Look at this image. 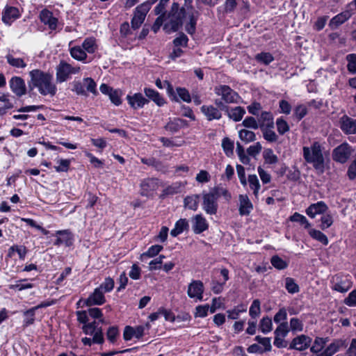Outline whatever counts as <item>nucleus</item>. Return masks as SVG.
<instances>
[{
  "label": "nucleus",
  "mask_w": 356,
  "mask_h": 356,
  "mask_svg": "<svg viewBox=\"0 0 356 356\" xmlns=\"http://www.w3.org/2000/svg\"><path fill=\"white\" fill-rule=\"evenodd\" d=\"M327 342V338H321L316 337L314 341L313 345L312 346L310 350L313 353L316 354V356H318L322 353L323 348H324L325 344Z\"/></svg>",
  "instance_id": "obj_31"
},
{
  "label": "nucleus",
  "mask_w": 356,
  "mask_h": 356,
  "mask_svg": "<svg viewBox=\"0 0 356 356\" xmlns=\"http://www.w3.org/2000/svg\"><path fill=\"white\" fill-rule=\"evenodd\" d=\"M200 110L209 121L220 120L222 118L220 109L217 106L203 105Z\"/></svg>",
  "instance_id": "obj_19"
},
{
  "label": "nucleus",
  "mask_w": 356,
  "mask_h": 356,
  "mask_svg": "<svg viewBox=\"0 0 356 356\" xmlns=\"http://www.w3.org/2000/svg\"><path fill=\"white\" fill-rule=\"evenodd\" d=\"M321 224L320 225V227L322 229H325L328 227H330L332 223H333V218L332 215L328 213H324L323 216L321 218Z\"/></svg>",
  "instance_id": "obj_63"
},
{
  "label": "nucleus",
  "mask_w": 356,
  "mask_h": 356,
  "mask_svg": "<svg viewBox=\"0 0 356 356\" xmlns=\"http://www.w3.org/2000/svg\"><path fill=\"white\" fill-rule=\"evenodd\" d=\"M29 75L31 76L29 88L31 90L37 88L39 92L42 95H50L54 96L56 95L57 89L56 85L53 83L51 74L40 70H33L29 72Z\"/></svg>",
  "instance_id": "obj_2"
},
{
  "label": "nucleus",
  "mask_w": 356,
  "mask_h": 356,
  "mask_svg": "<svg viewBox=\"0 0 356 356\" xmlns=\"http://www.w3.org/2000/svg\"><path fill=\"white\" fill-rule=\"evenodd\" d=\"M285 288L289 293L292 294L298 293L300 291V288L296 283L294 279L289 277L285 279Z\"/></svg>",
  "instance_id": "obj_47"
},
{
  "label": "nucleus",
  "mask_w": 356,
  "mask_h": 356,
  "mask_svg": "<svg viewBox=\"0 0 356 356\" xmlns=\"http://www.w3.org/2000/svg\"><path fill=\"white\" fill-rule=\"evenodd\" d=\"M150 8L151 3L149 1L141 3L136 8L131 22V27L134 29H137L141 26Z\"/></svg>",
  "instance_id": "obj_6"
},
{
  "label": "nucleus",
  "mask_w": 356,
  "mask_h": 356,
  "mask_svg": "<svg viewBox=\"0 0 356 356\" xmlns=\"http://www.w3.org/2000/svg\"><path fill=\"white\" fill-rule=\"evenodd\" d=\"M302 152L303 157L307 163L312 164L314 168L320 172H324L325 158L319 142H314L311 147H303Z\"/></svg>",
  "instance_id": "obj_3"
},
{
  "label": "nucleus",
  "mask_w": 356,
  "mask_h": 356,
  "mask_svg": "<svg viewBox=\"0 0 356 356\" xmlns=\"http://www.w3.org/2000/svg\"><path fill=\"white\" fill-rule=\"evenodd\" d=\"M159 188V179L156 178H147L140 183L141 195L148 196L152 192Z\"/></svg>",
  "instance_id": "obj_14"
},
{
  "label": "nucleus",
  "mask_w": 356,
  "mask_h": 356,
  "mask_svg": "<svg viewBox=\"0 0 356 356\" xmlns=\"http://www.w3.org/2000/svg\"><path fill=\"white\" fill-rule=\"evenodd\" d=\"M141 162L147 165L154 167L156 170L159 171L165 170V168L163 163L159 160H156L155 158H143L141 159Z\"/></svg>",
  "instance_id": "obj_36"
},
{
  "label": "nucleus",
  "mask_w": 356,
  "mask_h": 356,
  "mask_svg": "<svg viewBox=\"0 0 356 356\" xmlns=\"http://www.w3.org/2000/svg\"><path fill=\"white\" fill-rule=\"evenodd\" d=\"M15 252H17L20 259H24L26 254V248L24 246L13 245L9 248L8 256L12 257Z\"/></svg>",
  "instance_id": "obj_52"
},
{
  "label": "nucleus",
  "mask_w": 356,
  "mask_h": 356,
  "mask_svg": "<svg viewBox=\"0 0 356 356\" xmlns=\"http://www.w3.org/2000/svg\"><path fill=\"white\" fill-rule=\"evenodd\" d=\"M352 153L350 146L348 143H342L333 150L332 158L336 162L346 163Z\"/></svg>",
  "instance_id": "obj_10"
},
{
  "label": "nucleus",
  "mask_w": 356,
  "mask_h": 356,
  "mask_svg": "<svg viewBox=\"0 0 356 356\" xmlns=\"http://www.w3.org/2000/svg\"><path fill=\"white\" fill-rule=\"evenodd\" d=\"M274 124H273L272 127H268L264 126V124L261 125V131L263 134L264 138L269 143H275L277 140L278 136L276 133L273 131Z\"/></svg>",
  "instance_id": "obj_26"
},
{
  "label": "nucleus",
  "mask_w": 356,
  "mask_h": 356,
  "mask_svg": "<svg viewBox=\"0 0 356 356\" xmlns=\"http://www.w3.org/2000/svg\"><path fill=\"white\" fill-rule=\"evenodd\" d=\"M183 186L180 182H175L168 186L163 191L162 195H172L181 192Z\"/></svg>",
  "instance_id": "obj_39"
},
{
  "label": "nucleus",
  "mask_w": 356,
  "mask_h": 356,
  "mask_svg": "<svg viewBox=\"0 0 356 356\" xmlns=\"http://www.w3.org/2000/svg\"><path fill=\"white\" fill-rule=\"evenodd\" d=\"M127 100L129 104L134 109L143 108L146 104L148 103V100L140 92L135 93L133 95H128L127 96Z\"/></svg>",
  "instance_id": "obj_21"
},
{
  "label": "nucleus",
  "mask_w": 356,
  "mask_h": 356,
  "mask_svg": "<svg viewBox=\"0 0 356 356\" xmlns=\"http://www.w3.org/2000/svg\"><path fill=\"white\" fill-rule=\"evenodd\" d=\"M248 182L250 187L252 190H253V193L256 197H257L259 194V191L260 188V184L259 179L255 175H250L248 176Z\"/></svg>",
  "instance_id": "obj_45"
},
{
  "label": "nucleus",
  "mask_w": 356,
  "mask_h": 356,
  "mask_svg": "<svg viewBox=\"0 0 356 356\" xmlns=\"http://www.w3.org/2000/svg\"><path fill=\"white\" fill-rule=\"evenodd\" d=\"M106 301L104 291L98 288H96L93 293L85 300V304L87 306L92 305H101Z\"/></svg>",
  "instance_id": "obj_17"
},
{
  "label": "nucleus",
  "mask_w": 356,
  "mask_h": 356,
  "mask_svg": "<svg viewBox=\"0 0 356 356\" xmlns=\"http://www.w3.org/2000/svg\"><path fill=\"white\" fill-rule=\"evenodd\" d=\"M309 234L312 238L321 242L323 245H326L328 244L327 237L321 231L314 229H310L309 230Z\"/></svg>",
  "instance_id": "obj_38"
},
{
  "label": "nucleus",
  "mask_w": 356,
  "mask_h": 356,
  "mask_svg": "<svg viewBox=\"0 0 356 356\" xmlns=\"http://www.w3.org/2000/svg\"><path fill=\"white\" fill-rule=\"evenodd\" d=\"M73 88L72 89V91L75 92L78 95H83L87 96L88 94L85 90V86L83 84V81H74L72 83Z\"/></svg>",
  "instance_id": "obj_61"
},
{
  "label": "nucleus",
  "mask_w": 356,
  "mask_h": 356,
  "mask_svg": "<svg viewBox=\"0 0 356 356\" xmlns=\"http://www.w3.org/2000/svg\"><path fill=\"white\" fill-rule=\"evenodd\" d=\"M312 339L305 334H301L295 337L290 343L289 348L297 350H304L311 344Z\"/></svg>",
  "instance_id": "obj_13"
},
{
  "label": "nucleus",
  "mask_w": 356,
  "mask_h": 356,
  "mask_svg": "<svg viewBox=\"0 0 356 356\" xmlns=\"http://www.w3.org/2000/svg\"><path fill=\"white\" fill-rule=\"evenodd\" d=\"M214 92L217 96L221 97V100L224 104H237L241 99L238 94L227 85H218L214 87Z\"/></svg>",
  "instance_id": "obj_5"
},
{
  "label": "nucleus",
  "mask_w": 356,
  "mask_h": 356,
  "mask_svg": "<svg viewBox=\"0 0 356 356\" xmlns=\"http://www.w3.org/2000/svg\"><path fill=\"white\" fill-rule=\"evenodd\" d=\"M348 13H341L334 17L330 22L329 26L332 29H336L344 23L349 18Z\"/></svg>",
  "instance_id": "obj_32"
},
{
  "label": "nucleus",
  "mask_w": 356,
  "mask_h": 356,
  "mask_svg": "<svg viewBox=\"0 0 356 356\" xmlns=\"http://www.w3.org/2000/svg\"><path fill=\"white\" fill-rule=\"evenodd\" d=\"M71 56L76 60L83 61L87 58L86 51L80 46H75L70 49Z\"/></svg>",
  "instance_id": "obj_33"
},
{
  "label": "nucleus",
  "mask_w": 356,
  "mask_h": 356,
  "mask_svg": "<svg viewBox=\"0 0 356 356\" xmlns=\"http://www.w3.org/2000/svg\"><path fill=\"white\" fill-rule=\"evenodd\" d=\"M289 332L286 322L280 323L275 330V337H285Z\"/></svg>",
  "instance_id": "obj_57"
},
{
  "label": "nucleus",
  "mask_w": 356,
  "mask_h": 356,
  "mask_svg": "<svg viewBox=\"0 0 356 356\" xmlns=\"http://www.w3.org/2000/svg\"><path fill=\"white\" fill-rule=\"evenodd\" d=\"M238 136L241 140L243 142L248 143L250 142H253L256 140L255 134L248 129H241L238 131Z\"/></svg>",
  "instance_id": "obj_40"
},
{
  "label": "nucleus",
  "mask_w": 356,
  "mask_h": 356,
  "mask_svg": "<svg viewBox=\"0 0 356 356\" xmlns=\"http://www.w3.org/2000/svg\"><path fill=\"white\" fill-rule=\"evenodd\" d=\"M255 60L259 63L267 65L274 60V57L268 52H261L255 56Z\"/></svg>",
  "instance_id": "obj_44"
},
{
  "label": "nucleus",
  "mask_w": 356,
  "mask_h": 356,
  "mask_svg": "<svg viewBox=\"0 0 356 356\" xmlns=\"http://www.w3.org/2000/svg\"><path fill=\"white\" fill-rule=\"evenodd\" d=\"M214 103L221 111H225L229 118L234 122L241 121L245 114V110L241 106H236L230 108L227 105L224 104L221 100H219V99H216Z\"/></svg>",
  "instance_id": "obj_8"
},
{
  "label": "nucleus",
  "mask_w": 356,
  "mask_h": 356,
  "mask_svg": "<svg viewBox=\"0 0 356 356\" xmlns=\"http://www.w3.org/2000/svg\"><path fill=\"white\" fill-rule=\"evenodd\" d=\"M276 126L277 131L280 135H284L285 133L289 131V126L288 123L282 118L277 119Z\"/></svg>",
  "instance_id": "obj_53"
},
{
  "label": "nucleus",
  "mask_w": 356,
  "mask_h": 356,
  "mask_svg": "<svg viewBox=\"0 0 356 356\" xmlns=\"http://www.w3.org/2000/svg\"><path fill=\"white\" fill-rule=\"evenodd\" d=\"M145 95L154 102L158 106H161L165 104L164 99L160 95V94L151 88H145Z\"/></svg>",
  "instance_id": "obj_30"
},
{
  "label": "nucleus",
  "mask_w": 356,
  "mask_h": 356,
  "mask_svg": "<svg viewBox=\"0 0 356 356\" xmlns=\"http://www.w3.org/2000/svg\"><path fill=\"white\" fill-rule=\"evenodd\" d=\"M204 287L202 281L193 280L189 284L187 294L191 298H197L202 300L203 298Z\"/></svg>",
  "instance_id": "obj_11"
},
{
  "label": "nucleus",
  "mask_w": 356,
  "mask_h": 356,
  "mask_svg": "<svg viewBox=\"0 0 356 356\" xmlns=\"http://www.w3.org/2000/svg\"><path fill=\"white\" fill-rule=\"evenodd\" d=\"M56 234L63 236V238L58 237L54 242V245L59 246L63 243H65L67 246H70L72 243V238L70 232L68 230H60L57 231Z\"/></svg>",
  "instance_id": "obj_29"
},
{
  "label": "nucleus",
  "mask_w": 356,
  "mask_h": 356,
  "mask_svg": "<svg viewBox=\"0 0 356 356\" xmlns=\"http://www.w3.org/2000/svg\"><path fill=\"white\" fill-rule=\"evenodd\" d=\"M239 200V214L241 216H248L253 209V205L247 195H240Z\"/></svg>",
  "instance_id": "obj_22"
},
{
  "label": "nucleus",
  "mask_w": 356,
  "mask_h": 356,
  "mask_svg": "<svg viewBox=\"0 0 356 356\" xmlns=\"http://www.w3.org/2000/svg\"><path fill=\"white\" fill-rule=\"evenodd\" d=\"M259 329L264 334L270 332L273 329L272 320L270 317H264L259 323Z\"/></svg>",
  "instance_id": "obj_42"
},
{
  "label": "nucleus",
  "mask_w": 356,
  "mask_h": 356,
  "mask_svg": "<svg viewBox=\"0 0 356 356\" xmlns=\"http://www.w3.org/2000/svg\"><path fill=\"white\" fill-rule=\"evenodd\" d=\"M199 197L198 195L186 196L184 200V207L191 210L196 211L198 207Z\"/></svg>",
  "instance_id": "obj_34"
},
{
  "label": "nucleus",
  "mask_w": 356,
  "mask_h": 356,
  "mask_svg": "<svg viewBox=\"0 0 356 356\" xmlns=\"http://www.w3.org/2000/svg\"><path fill=\"white\" fill-rule=\"evenodd\" d=\"M119 336V330L117 326L109 327L106 332L107 339L111 343H115L117 337Z\"/></svg>",
  "instance_id": "obj_51"
},
{
  "label": "nucleus",
  "mask_w": 356,
  "mask_h": 356,
  "mask_svg": "<svg viewBox=\"0 0 356 356\" xmlns=\"http://www.w3.org/2000/svg\"><path fill=\"white\" fill-rule=\"evenodd\" d=\"M83 49L89 54L94 53L97 49L95 40L92 38H86L82 43Z\"/></svg>",
  "instance_id": "obj_43"
},
{
  "label": "nucleus",
  "mask_w": 356,
  "mask_h": 356,
  "mask_svg": "<svg viewBox=\"0 0 356 356\" xmlns=\"http://www.w3.org/2000/svg\"><path fill=\"white\" fill-rule=\"evenodd\" d=\"M212 193L218 199L220 196H223L226 200H229L231 198V195L229 191L222 187V186H216L210 190Z\"/></svg>",
  "instance_id": "obj_48"
},
{
  "label": "nucleus",
  "mask_w": 356,
  "mask_h": 356,
  "mask_svg": "<svg viewBox=\"0 0 356 356\" xmlns=\"http://www.w3.org/2000/svg\"><path fill=\"white\" fill-rule=\"evenodd\" d=\"M12 91L17 96L22 97L26 94V88L24 81L19 76L13 77L9 81Z\"/></svg>",
  "instance_id": "obj_15"
},
{
  "label": "nucleus",
  "mask_w": 356,
  "mask_h": 356,
  "mask_svg": "<svg viewBox=\"0 0 356 356\" xmlns=\"http://www.w3.org/2000/svg\"><path fill=\"white\" fill-rule=\"evenodd\" d=\"M8 63L15 67L24 68L26 66V63L22 58H14L13 56L8 54L6 56Z\"/></svg>",
  "instance_id": "obj_50"
},
{
  "label": "nucleus",
  "mask_w": 356,
  "mask_h": 356,
  "mask_svg": "<svg viewBox=\"0 0 356 356\" xmlns=\"http://www.w3.org/2000/svg\"><path fill=\"white\" fill-rule=\"evenodd\" d=\"M209 227L206 219L201 215L197 214L193 218V230L195 234H201Z\"/></svg>",
  "instance_id": "obj_24"
},
{
  "label": "nucleus",
  "mask_w": 356,
  "mask_h": 356,
  "mask_svg": "<svg viewBox=\"0 0 356 356\" xmlns=\"http://www.w3.org/2000/svg\"><path fill=\"white\" fill-rule=\"evenodd\" d=\"M79 67H72L70 64L60 61L56 68V80L59 83L67 81L71 74L79 73Z\"/></svg>",
  "instance_id": "obj_7"
},
{
  "label": "nucleus",
  "mask_w": 356,
  "mask_h": 356,
  "mask_svg": "<svg viewBox=\"0 0 356 356\" xmlns=\"http://www.w3.org/2000/svg\"><path fill=\"white\" fill-rule=\"evenodd\" d=\"M170 19L171 29L173 31H177L184 22H186L185 29L186 32L193 35L196 30L197 19L199 13L192 6L191 0H186L184 5L179 9L178 3H174L172 6V10L174 12Z\"/></svg>",
  "instance_id": "obj_1"
},
{
  "label": "nucleus",
  "mask_w": 356,
  "mask_h": 356,
  "mask_svg": "<svg viewBox=\"0 0 356 356\" xmlns=\"http://www.w3.org/2000/svg\"><path fill=\"white\" fill-rule=\"evenodd\" d=\"M346 60L348 61V70L353 74L356 73V54H350L347 55Z\"/></svg>",
  "instance_id": "obj_58"
},
{
  "label": "nucleus",
  "mask_w": 356,
  "mask_h": 356,
  "mask_svg": "<svg viewBox=\"0 0 356 356\" xmlns=\"http://www.w3.org/2000/svg\"><path fill=\"white\" fill-rule=\"evenodd\" d=\"M40 18L42 22L48 25L51 30H55L57 26L58 19L53 16L51 12L47 9L42 10L40 13Z\"/></svg>",
  "instance_id": "obj_23"
},
{
  "label": "nucleus",
  "mask_w": 356,
  "mask_h": 356,
  "mask_svg": "<svg viewBox=\"0 0 356 356\" xmlns=\"http://www.w3.org/2000/svg\"><path fill=\"white\" fill-rule=\"evenodd\" d=\"M260 305L261 302L259 299H255L253 300L249 309V314L252 318H255L259 316L261 313Z\"/></svg>",
  "instance_id": "obj_49"
},
{
  "label": "nucleus",
  "mask_w": 356,
  "mask_h": 356,
  "mask_svg": "<svg viewBox=\"0 0 356 356\" xmlns=\"http://www.w3.org/2000/svg\"><path fill=\"white\" fill-rule=\"evenodd\" d=\"M121 95H122V92L120 90H114V89L111 92L110 94H108L110 100L115 106H119L122 104Z\"/></svg>",
  "instance_id": "obj_59"
},
{
  "label": "nucleus",
  "mask_w": 356,
  "mask_h": 356,
  "mask_svg": "<svg viewBox=\"0 0 356 356\" xmlns=\"http://www.w3.org/2000/svg\"><path fill=\"white\" fill-rule=\"evenodd\" d=\"M83 84L86 90L92 93L93 95H97V90L96 89V83L92 78H85L83 79Z\"/></svg>",
  "instance_id": "obj_54"
},
{
  "label": "nucleus",
  "mask_w": 356,
  "mask_h": 356,
  "mask_svg": "<svg viewBox=\"0 0 356 356\" xmlns=\"http://www.w3.org/2000/svg\"><path fill=\"white\" fill-rule=\"evenodd\" d=\"M289 220L291 222H299L300 225H303L305 229H309L311 227V224L309 222L306 217L298 212H295L291 216H290Z\"/></svg>",
  "instance_id": "obj_41"
},
{
  "label": "nucleus",
  "mask_w": 356,
  "mask_h": 356,
  "mask_svg": "<svg viewBox=\"0 0 356 356\" xmlns=\"http://www.w3.org/2000/svg\"><path fill=\"white\" fill-rule=\"evenodd\" d=\"M222 147L227 156H229L233 154L234 142L229 138H225L222 139Z\"/></svg>",
  "instance_id": "obj_55"
},
{
  "label": "nucleus",
  "mask_w": 356,
  "mask_h": 356,
  "mask_svg": "<svg viewBox=\"0 0 356 356\" xmlns=\"http://www.w3.org/2000/svg\"><path fill=\"white\" fill-rule=\"evenodd\" d=\"M257 121L259 128H261V124L268 127H272L273 124H274L273 115L267 111L262 112Z\"/></svg>",
  "instance_id": "obj_35"
},
{
  "label": "nucleus",
  "mask_w": 356,
  "mask_h": 356,
  "mask_svg": "<svg viewBox=\"0 0 356 356\" xmlns=\"http://www.w3.org/2000/svg\"><path fill=\"white\" fill-rule=\"evenodd\" d=\"M242 124L247 128L257 129L259 128L258 121L253 117H247L244 119Z\"/></svg>",
  "instance_id": "obj_62"
},
{
  "label": "nucleus",
  "mask_w": 356,
  "mask_h": 356,
  "mask_svg": "<svg viewBox=\"0 0 356 356\" xmlns=\"http://www.w3.org/2000/svg\"><path fill=\"white\" fill-rule=\"evenodd\" d=\"M83 332L86 334L92 335V339L84 337L81 339L82 343L85 346H90L92 343L102 344L104 341L102 328L98 327V322L94 321L83 325L82 327Z\"/></svg>",
  "instance_id": "obj_4"
},
{
  "label": "nucleus",
  "mask_w": 356,
  "mask_h": 356,
  "mask_svg": "<svg viewBox=\"0 0 356 356\" xmlns=\"http://www.w3.org/2000/svg\"><path fill=\"white\" fill-rule=\"evenodd\" d=\"M347 343L346 340L339 339H334L318 356H332L341 348H346Z\"/></svg>",
  "instance_id": "obj_16"
},
{
  "label": "nucleus",
  "mask_w": 356,
  "mask_h": 356,
  "mask_svg": "<svg viewBox=\"0 0 356 356\" xmlns=\"http://www.w3.org/2000/svg\"><path fill=\"white\" fill-rule=\"evenodd\" d=\"M339 127L344 134H356V119L344 115L339 120Z\"/></svg>",
  "instance_id": "obj_12"
},
{
  "label": "nucleus",
  "mask_w": 356,
  "mask_h": 356,
  "mask_svg": "<svg viewBox=\"0 0 356 356\" xmlns=\"http://www.w3.org/2000/svg\"><path fill=\"white\" fill-rule=\"evenodd\" d=\"M187 125L186 121L179 118H176L172 121L169 122L165 126V129L174 134L177 132L180 129Z\"/></svg>",
  "instance_id": "obj_28"
},
{
  "label": "nucleus",
  "mask_w": 356,
  "mask_h": 356,
  "mask_svg": "<svg viewBox=\"0 0 356 356\" xmlns=\"http://www.w3.org/2000/svg\"><path fill=\"white\" fill-rule=\"evenodd\" d=\"M236 152L239 157L240 161L244 163L248 164L250 162V158L245 153L244 149L240 143H236Z\"/></svg>",
  "instance_id": "obj_60"
},
{
  "label": "nucleus",
  "mask_w": 356,
  "mask_h": 356,
  "mask_svg": "<svg viewBox=\"0 0 356 356\" xmlns=\"http://www.w3.org/2000/svg\"><path fill=\"white\" fill-rule=\"evenodd\" d=\"M264 159L266 163L269 164L276 163L278 161L277 156L271 149H267L264 152Z\"/></svg>",
  "instance_id": "obj_56"
},
{
  "label": "nucleus",
  "mask_w": 356,
  "mask_h": 356,
  "mask_svg": "<svg viewBox=\"0 0 356 356\" xmlns=\"http://www.w3.org/2000/svg\"><path fill=\"white\" fill-rule=\"evenodd\" d=\"M189 228L188 221L186 218H181L175 223V228L170 232L171 236L176 237L184 231Z\"/></svg>",
  "instance_id": "obj_27"
},
{
  "label": "nucleus",
  "mask_w": 356,
  "mask_h": 356,
  "mask_svg": "<svg viewBox=\"0 0 356 356\" xmlns=\"http://www.w3.org/2000/svg\"><path fill=\"white\" fill-rule=\"evenodd\" d=\"M270 263L272 266L277 270H284L288 266L287 262L277 255L271 257Z\"/></svg>",
  "instance_id": "obj_46"
},
{
  "label": "nucleus",
  "mask_w": 356,
  "mask_h": 356,
  "mask_svg": "<svg viewBox=\"0 0 356 356\" xmlns=\"http://www.w3.org/2000/svg\"><path fill=\"white\" fill-rule=\"evenodd\" d=\"M202 208L209 215H215L217 213L218 205V198L210 191L202 193Z\"/></svg>",
  "instance_id": "obj_9"
},
{
  "label": "nucleus",
  "mask_w": 356,
  "mask_h": 356,
  "mask_svg": "<svg viewBox=\"0 0 356 356\" xmlns=\"http://www.w3.org/2000/svg\"><path fill=\"white\" fill-rule=\"evenodd\" d=\"M36 311L37 309L33 307L23 312V315L24 316L23 323L24 326L27 327L34 323Z\"/></svg>",
  "instance_id": "obj_37"
},
{
  "label": "nucleus",
  "mask_w": 356,
  "mask_h": 356,
  "mask_svg": "<svg viewBox=\"0 0 356 356\" xmlns=\"http://www.w3.org/2000/svg\"><path fill=\"white\" fill-rule=\"evenodd\" d=\"M334 280V285L332 289L334 291L345 293L348 291L352 286V282L347 277L341 278L340 276L336 275L333 277Z\"/></svg>",
  "instance_id": "obj_20"
},
{
  "label": "nucleus",
  "mask_w": 356,
  "mask_h": 356,
  "mask_svg": "<svg viewBox=\"0 0 356 356\" xmlns=\"http://www.w3.org/2000/svg\"><path fill=\"white\" fill-rule=\"evenodd\" d=\"M19 17V10L15 7H7L2 14V21L7 25H10L13 21Z\"/></svg>",
  "instance_id": "obj_25"
},
{
  "label": "nucleus",
  "mask_w": 356,
  "mask_h": 356,
  "mask_svg": "<svg viewBox=\"0 0 356 356\" xmlns=\"http://www.w3.org/2000/svg\"><path fill=\"white\" fill-rule=\"evenodd\" d=\"M344 303L349 307L356 306V289L352 291L344 299Z\"/></svg>",
  "instance_id": "obj_64"
},
{
  "label": "nucleus",
  "mask_w": 356,
  "mask_h": 356,
  "mask_svg": "<svg viewBox=\"0 0 356 356\" xmlns=\"http://www.w3.org/2000/svg\"><path fill=\"white\" fill-rule=\"evenodd\" d=\"M328 210L327 204L320 201L317 203L312 204L309 207L307 208L305 212L307 215L311 218H314L316 215L324 214Z\"/></svg>",
  "instance_id": "obj_18"
}]
</instances>
